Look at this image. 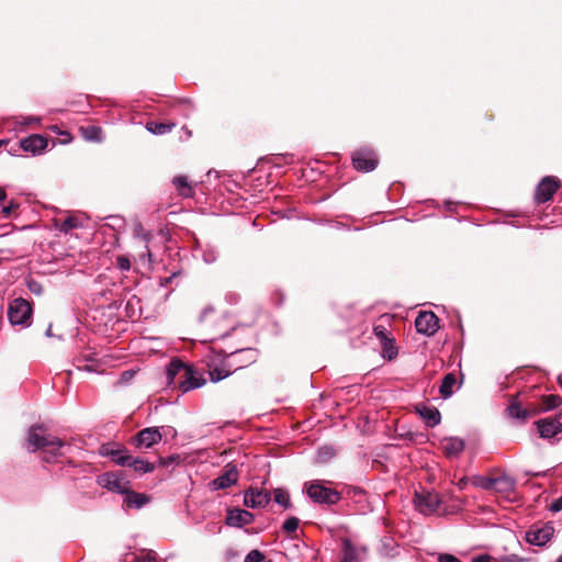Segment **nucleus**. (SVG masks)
<instances>
[{
	"instance_id": "obj_28",
	"label": "nucleus",
	"mask_w": 562,
	"mask_h": 562,
	"mask_svg": "<svg viewBox=\"0 0 562 562\" xmlns=\"http://www.w3.org/2000/svg\"><path fill=\"white\" fill-rule=\"evenodd\" d=\"M176 126L175 123H166V122H155L150 121L147 122L146 128L153 134L156 135H164L172 131V128Z\"/></svg>"
},
{
	"instance_id": "obj_36",
	"label": "nucleus",
	"mask_w": 562,
	"mask_h": 562,
	"mask_svg": "<svg viewBox=\"0 0 562 562\" xmlns=\"http://www.w3.org/2000/svg\"><path fill=\"white\" fill-rule=\"evenodd\" d=\"M299 524H300L299 518H296V517H290V518H288V519L283 522L282 530H283L285 533L291 535V533H293V532H295V531L297 530Z\"/></svg>"
},
{
	"instance_id": "obj_33",
	"label": "nucleus",
	"mask_w": 562,
	"mask_h": 562,
	"mask_svg": "<svg viewBox=\"0 0 562 562\" xmlns=\"http://www.w3.org/2000/svg\"><path fill=\"white\" fill-rule=\"evenodd\" d=\"M80 131L82 132V135L85 136L86 139H89V140H101V128L98 127V126H94V125H88V126H82L80 128Z\"/></svg>"
},
{
	"instance_id": "obj_50",
	"label": "nucleus",
	"mask_w": 562,
	"mask_h": 562,
	"mask_svg": "<svg viewBox=\"0 0 562 562\" xmlns=\"http://www.w3.org/2000/svg\"><path fill=\"white\" fill-rule=\"evenodd\" d=\"M46 336H48V337L54 336V334L52 331V325H49L48 328L46 329Z\"/></svg>"
},
{
	"instance_id": "obj_3",
	"label": "nucleus",
	"mask_w": 562,
	"mask_h": 562,
	"mask_svg": "<svg viewBox=\"0 0 562 562\" xmlns=\"http://www.w3.org/2000/svg\"><path fill=\"white\" fill-rule=\"evenodd\" d=\"M108 454L112 456L113 461L121 467L132 468L136 473L145 474L155 470V464L142 459L134 458L126 450H111Z\"/></svg>"
},
{
	"instance_id": "obj_13",
	"label": "nucleus",
	"mask_w": 562,
	"mask_h": 562,
	"mask_svg": "<svg viewBox=\"0 0 562 562\" xmlns=\"http://www.w3.org/2000/svg\"><path fill=\"white\" fill-rule=\"evenodd\" d=\"M162 439V435L158 427H148L138 431L131 438V443L136 448H151Z\"/></svg>"
},
{
	"instance_id": "obj_52",
	"label": "nucleus",
	"mask_w": 562,
	"mask_h": 562,
	"mask_svg": "<svg viewBox=\"0 0 562 562\" xmlns=\"http://www.w3.org/2000/svg\"><path fill=\"white\" fill-rule=\"evenodd\" d=\"M557 562H562V555L558 559Z\"/></svg>"
},
{
	"instance_id": "obj_49",
	"label": "nucleus",
	"mask_w": 562,
	"mask_h": 562,
	"mask_svg": "<svg viewBox=\"0 0 562 562\" xmlns=\"http://www.w3.org/2000/svg\"><path fill=\"white\" fill-rule=\"evenodd\" d=\"M7 198L5 191L0 188V202L3 201Z\"/></svg>"
},
{
	"instance_id": "obj_29",
	"label": "nucleus",
	"mask_w": 562,
	"mask_h": 562,
	"mask_svg": "<svg viewBox=\"0 0 562 562\" xmlns=\"http://www.w3.org/2000/svg\"><path fill=\"white\" fill-rule=\"evenodd\" d=\"M233 373L231 368L225 367L223 363L221 367H215L209 370L210 380L214 383L222 381Z\"/></svg>"
},
{
	"instance_id": "obj_16",
	"label": "nucleus",
	"mask_w": 562,
	"mask_h": 562,
	"mask_svg": "<svg viewBox=\"0 0 562 562\" xmlns=\"http://www.w3.org/2000/svg\"><path fill=\"white\" fill-rule=\"evenodd\" d=\"M238 481V471L237 468L233 464H227L225 467L224 473L218 477L214 479L210 485L213 490H224L232 485H235Z\"/></svg>"
},
{
	"instance_id": "obj_12",
	"label": "nucleus",
	"mask_w": 562,
	"mask_h": 562,
	"mask_svg": "<svg viewBox=\"0 0 562 562\" xmlns=\"http://www.w3.org/2000/svg\"><path fill=\"white\" fill-rule=\"evenodd\" d=\"M416 330L426 336H432L439 329V318L431 311H422L415 319Z\"/></svg>"
},
{
	"instance_id": "obj_48",
	"label": "nucleus",
	"mask_w": 562,
	"mask_h": 562,
	"mask_svg": "<svg viewBox=\"0 0 562 562\" xmlns=\"http://www.w3.org/2000/svg\"><path fill=\"white\" fill-rule=\"evenodd\" d=\"M465 485H467V480H465V479H461V480L458 482V486H459L460 488H463Z\"/></svg>"
},
{
	"instance_id": "obj_14",
	"label": "nucleus",
	"mask_w": 562,
	"mask_h": 562,
	"mask_svg": "<svg viewBox=\"0 0 562 562\" xmlns=\"http://www.w3.org/2000/svg\"><path fill=\"white\" fill-rule=\"evenodd\" d=\"M559 188H560L559 179L551 177V176L544 177L536 188V192H535L536 202L537 203H546V202L550 201Z\"/></svg>"
},
{
	"instance_id": "obj_15",
	"label": "nucleus",
	"mask_w": 562,
	"mask_h": 562,
	"mask_svg": "<svg viewBox=\"0 0 562 562\" xmlns=\"http://www.w3.org/2000/svg\"><path fill=\"white\" fill-rule=\"evenodd\" d=\"M271 501L270 492L267 490H259L257 487H249L245 492L244 504L250 508L266 507Z\"/></svg>"
},
{
	"instance_id": "obj_7",
	"label": "nucleus",
	"mask_w": 562,
	"mask_h": 562,
	"mask_svg": "<svg viewBox=\"0 0 562 562\" xmlns=\"http://www.w3.org/2000/svg\"><path fill=\"white\" fill-rule=\"evenodd\" d=\"M414 505L423 515H432L441 504V497L434 491L423 490L415 492L413 498Z\"/></svg>"
},
{
	"instance_id": "obj_35",
	"label": "nucleus",
	"mask_w": 562,
	"mask_h": 562,
	"mask_svg": "<svg viewBox=\"0 0 562 562\" xmlns=\"http://www.w3.org/2000/svg\"><path fill=\"white\" fill-rule=\"evenodd\" d=\"M474 484L485 491H493L494 476H479L475 479Z\"/></svg>"
},
{
	"instance_id": "obj_46",
	"label": "nucleus",
	"mask_w": 562,
	"mask_h": 562,
	"mask_svg": "<svg viewBox=\"0 0 562 562\" xmlns=\"http://www.w3.org/2000/svg\"><path fill=\"white\" fill-rule=\"evenodd\" d=\"M135 562H156V554L155 553H149V554H147L146 559L137 558L135 560Z\"/></svg>"
},
{
	"instance_id": "obj_26",
	"label": "nucleus",
	"mask_w": 562,
	"mask_h": 562,
	"mask_svg": "<svg viewBox=\"0 0 562 562\" xmlns=\"http://www.w3.org/2000/svg\"><path fill=\"white\" fill-rule=\"evenodd\" d=\"M457 384V376L454 373H447L441 381L439 386V393L442 398H448L453 393V386Z\"/></svg>"
},
{
	"instance_id": "obj_22",
	"label": "nucleus",
	"mask_w": 562,
	"mask_h": 562,
	"mask_svg": "<svg viewBox=\"0 0 562 562\" xmlns=\"http://www.w3.org/2000/svg\"><path fill=\"white\" fill-rule=\"evenodd\" d=\"M419 416L425 420L428 427H435L441 420L440 412L434 406L419 404L415 407Z\"/></svg>"
},
{
	"instance_id": "obj_9",
	"label": "nucleus",
	"mask_w": 562,
	"mask_h": 562,
	"mask_svg": "<svg viewBox=\"0 0 562 562\" xmlns=\"http://www.w3.org/2000/svg\"><path fill=\"white\" fill-rule=\"evenodd\" d=\"M554 535V527L551 522L533 524L526 532V541L532 546L542 547L549 542Z\"/></svg>"
},
{
	"instance_id": "obj_40",
	"label": "nucleus",
	"mask_w": 562,
	"mask_h": 562,
	"mask_svg": "<svg viewBox=\"0 0 562 562\" xmlns=\"http://www.w3.org/2000/svg\"><path fill=\"white\" fill-rule=\"evenodd\" d=\"M180 460H181V458H180L179 454H172V456H169L167 458L160 457L159 458V464L161 467H169L170 464L179 463Z\"/></svg>"
},
{
	"instance_id": "obj_5",
	"label": "nucleus",
	"mask_w": 562,
	"mask_h": 562,
	"mask_svg": "<svg viewBox=\"0 0 562 562\" xmlns=\"http://www.w3.org/2000/svg\"><path fill=\"white\" fill-rule=\"evenodd\" d=\"M259 351L255 348L239 349L225 356L223 364L231 368L233 373L257 362Z\"/></svg>"
},
{
	"instance_id": "obj_34",
	"label": "nucleus",
	"mask_w": 562,
	"mask_h": 562,
	"mask_svg": "<svg viewBox=\"0 0 562 562\" xmlns=\"http://www.w3.org/2000/svg\"><path fill=\"white\" fill-rule=\"evenodd\" d=\"M274 502L282 505L284 508L292 506L288 492L282 488L274 490Z\"/></svg>"
},
{
	"instance_id": "obj_25",
	"label": "nucleus",
	"mask_w": 562,
	"mask_h": 562,
	"mask_svg": "<svg viewBox=\"0 0 562 562\" xmlns=\"http://www.w3.org/2000/svg\"><path fill=\"white\" fill-rule=\"evenodd\" d=\"M447 457H457L464 450V441L460 438H448L441 443Z\"/></svg>"
},
{
	"instance_id": "obj_19",
	"label": "nucleus",
	"mask_w": 562,
	"mask_h": 562,
	"mask_svg": "<svg viewBox=\"0 0 562 562\" xmlns=\"http://www.w3.org/2000/svg\"><path fill=\"white\" fill-rule=\"evenodd\" d=\"M346 497L357 506V509L360 513H367L371 509L367 492L361 487L348 486L346 490Z\"/></svg>"
},
{
	"instance_id": "obj_24",
	"label": "nucleus",
	"mask_w": 562,
	"mask_h": 562,
	"mask_svg": "<svg viewBox=\"0 0 562 562\" xmlns=\"http://www.w3.org/2000/svg\"><path fill=\"white\" fill-rule=\"evenodd\" d=\"M124 505L128 508H140L149 502V497L146 494L137 493L131 490L128 486V492L124 493Z\"/></svg>"
},
{
	"instance_id": "obj_51",
	"label": "nucleus",
	"mask_w": 562,
	"mask_h": 562,
	"mask_svg": "<svg viewBox=\"0 0 562 562\" xmlns=\"http://www.w3.org/2000/svg\"><path fill=\"white\" fill-rule=\"evenodd\" d=\"M29 122H30V123H33V122L38 123V122H40V119L32 117V119H30V120H29Z\"/></svg>"
},
{
	"instance_id": "obj_31",
	"label": "nucleus",
	"mask_w": 562,
	"mask_h": 562,
	"mask_svg": "<svg viewBox=\"0 0 562 562\" xmlns=\"http://www.w3.org/2000/svg\"><path fill=\"white\" fill-rule=\"evenodd\" d=\"M205 382V379L201 375H198L196 371L192 367L190 371V379H188V383L186 384V393L190 390L203 386Z\"/></svg>"
},
{
	"instance_id": "obj_8",
	"label": "nucleus",
	"mask_w": 562,
	"mask_h": 562,
	"mask_svg": "<svg viewBox=\"0 0 562 562\" xmlns=\"http://www.w3.org/2000/svg\"><path fill=\"white\" fill-rule=\"evenodd\" d=\"M98 483L102 487L120 494L128 492V486H131V482L126 480L123 471L103 473L98 476Z\"/></svg>"
},
{
	"instance_id": "obj_47",
	"label": "nucleus",
	"mask_w": 562,
	"mask_h": 562,
	"mask_svg": "<svg viewBox=\"0 0 562 562\" xmlns=\"http://www.w3.org/2000/svg\"><path fill=\"white\" fill-rule=\"evenodd\" d=\"M472 562H491V557L483 554L472 559Z\"/></svg>"
},
{
	"instance_id": "obj_44",
	"label": "nucleus",
	"mask_w": 562,
	"mask_h": 562,
	"mask_svg": "<svg viewBox=\"0 0 562 562\" xmlns=\"http://www.w3.org/2000/svg\"><path fill=\"white\" fill-rule=\"evenodd\" d=\"M529 558L519 557L518 554H509L506 558V562H529Z\"/></svg>"
},
{
	"instance_id": "obj_4",
	"label": "nucleus",
	"mask_w": 562,
	"mask_h": 562,
	"mask_svg": "<svg viewBox=\"0 0 562 562\" xmlns=\"http://www.w3.org/2000/svg\"><path fill=\"white\" fill-rule=\"evenodd\" d=\"M305 490L308 497L315 503L334 505L341 499L339 492L324 486L319 481L306 483Z\"/></svg>"
},
{
	"instance_id": "obj_10",
	"label": "nucleus",
	"mask_w": 562,
	"mask_h": 562,
	"mask_svg": "<svg viewBox=\"0 0 562 562\" xmlns=\"http://www.w3.org/2000/svg\"><path fill=\"white\" fill-rule=\"evenodd\" d=\"M32 315V306L31 304L22 299H14L8 308V317L11 324L13 325H24L27 323Z\"/></svg>"
},
{
	"instance_id": "obj_30",
	"label": "nucleus",
	"mask_w": 562,
	"mask_h": 562,
	"mask_svg": "<svg viewBox=\"0 0 562 562\" xmlns=\"http://www.w3.org/2000/svg\"><path fill=\"white\" fill-rule=\"evenodd\" d=\"M383 357L387 360H393L397 356V348L395 347L394 338L381 342Z\"/></svg>"
},
{
	"instance_id": "obj_39",
	"label": "nucleus",
	"mask_w": 562,
	"mask_h": 562,
	"mask_svg": "<svg viewBox=\"0 0 562 562\" xmlns=\"http://www.w3.org/2000/svg\"><path fill=\"white\" fill-rule=\"evenodd\" d=\"M116 265L121 270L128 271L131 269V260L127 256L120 255L116 257Z\"/></svg>"
},
{
	"instance_id": "obj_42",
	"label": "nucleus",
	"mask_w": 562,
	"mask_h": 562,
	"mask_svg": "<svg viewBox=\"0 0 562 562\" xmlns=\"http://www.w3.org/2000/svg\"><path fill=\"white\" fill-rule=\"evenodd\" d=\"M438 562H462L459 558L450 554V553H440L438 557Z\"/></svg>"
},
{
	"instance_id": "obj_1",
	"label": "nucleus",
	"mask_w": 562,
	"mask_h": 562,
	"mask_svg": "<svg viewBox=\"0 0 562 562\" xmlns=\"http://www.w3.org/2000/svg\"><path fill=\"white\" fill-rule=\"evenodd\" d=\"M531 389H528L508 396L506 412L510 418L526 422L562 404V397L558 394L543 395L538 402H533L531 401Z\"/></svg>"
},
{
	"instance_id": "obj_37",
	"label": "nucleus",
	"mask_w": 562,
	"mask_h": 562,
	"mask_svg": "<svg viewBox=\"0 0 562 562\" xmlns=\"http://www.w3.org/2000/svg\"><path fill=\"white\" fill-rule=\"evenodd\" d=\"M373 333L381 342L392 338L390 337V333L387 331V329L382 325H375L373 327Z\"/></svg>"
},
{
	"instance_id": "obj_23",
	"label": "nucleus",
	"mask_w": 562,
	"mask_h": 562,
	"mask_svg": "<svg viewBox=\"0 0 562 562\" xmlns=\"http://www.w3.org/2000/svg\"><path fill=\"white\" fill-rule=\"evenodd\" d=\"M172 184L175 186L178 194L184 199L193 198L195 194V190L193 186L188 181L187 176H176L172 179Z\"/></svg>"
},
{
	"instance_id": "obj_18",
	"label": "nucleus",
	"mask_w": 562,
	"mask_h": 562,
	"mask_svg": "<svg viewBox=\"0 0 562 562\" xmlns=\"http://www.w3.org/2000/svg\"><path fill=\"white\" fill-rule=\"evenodd\" d=\"M255 519L254 514L246 509L233 508L227 510L226 525L231 527H244L250 525Z\"/></svg>"
},
{
	"instance_id": "obj_41",
	"label": "nucleus",
	"mask_w": 562,
	"mask_h": 562,
	"mask_svg": "<svg viewBox=\"0 0 562 562\" xmlns=\"http://www.w3.org/2000/svg\"><path fill=\"white\" fill-rule=\"evenodd\" d=\"M135 371L133 370H126V371H123L121 373V376H120V380H119V383L123 384V383H127L128 381H131L134 375H135Z\"/></svg>"
},
{
	"instance_id": "obj_21",
	"label": "nucleus",
	"mask_w": 562,
	"mask_h": 562,
	"mask_svg": "<svg viewBox=\"0 0 562 562\" xmlns=\"http://www.w3.org/2000/svg\"><path fill=\"white\" fill-rule=\"evenodd\" d=\"M516 487V481L514 477L508 474H501L494 477L493 491L503 496L508 497L512 493H514Z\"/></svg>"
},
{
	"instance_id": "obj_43",
	"label": "nucleus",
	"mask_w": 562,
	"mask_h": 562,
	"mask_svg": "<svg viewBox=\"0 0 562 562\" xmlns=\"http://www.w3.org/2000/svg\"><path fill=\"white\" fill-rule=\"evenodd\" d=\"M18 206L19 205L12 201L7 206H4L1 212L4 217H9L18 209Z\"/></svg>"
},
{
	"instance_id": "obj_11",
	"label": "nucleus",
	"mask_w": 562,
	"mask_h": 562,
	"mask_svg": "<svg viewBox=\"0 0 562 562\" xmlns=\"http://www.w3.org/2000/svg\"><path fill=\"white\" fill-rule=\"evenodd\" d=\"M379 164L375 153L370 148H360L352 154V166L361 172H369Z\"/></svg>"
},
{
	"instance_id": "obj_2",
	"label": "nucleus",
	"mask_w": 562,
	"mask_h": 562,
	"mask_svg": "<svg viewBox=\"0 0 562 562\" xmlns=\"http://www.w3.org/2000/svg\"><path fill=\"white\" fill-rule=\"evenodd\" d=\"M65 441L48 432L43 424H34L27 429L26 448L31 452L42 451V460L52 463L63 456L61 448Z\"/></svg>"
},
{
	"instance_id": "obj_32",
	"label": "nucleus",
	"mask_w": 562,
	"mask_h": 562,
	"mask_svg": "<svg viewBox=\"0 0 562 562\" xmlns=\"http://www.w3.org/2000/svg\"><path fill=\"white\" fill-rule=\"evenodd\" d=\"M78 226H79V221L77 217H74V216H68L65 220L56 222V227L63 233H68Z\"/></svg>"
},
{
	"instance_id": "obj_6",
	"label": "nucleus",
	"mask_w": 562,
	"mask_h": 562,
	"mask_svg": "<svg viewBox=\"0 0 562 562\" xmlns=\"http://www.w3.org/2000/svg\"><path fill=\"white\" fill-rule=\"evenodd\" d=\"M191 369V366L178 359L171 360L167 368L168 385H172L175 389H179L182 393H186V384L188 383V379H190Z\"/></svg>"
},
{
	"instance_id": "obj_27",
	"label": "nucleus",
	"mask_w": 562,
	"mask_h": 562,
	"mask_svg": "<svg viewBox=\"0 0 562 562\" xmlns=\"http://www.w3.org/2000/svg\"><path fill=\"white\" fill-rule=\"evenodd\" d=\"M342 554L341 562H359V552L348 539L342 541Z\"/></svg>"
},
{
	"instance_id": "obj_38",
	"label": "nucleus",
	"mask_w": 562,
	"mask_h": 562,
	"mask_svg": "<svg viewBox=\"0 0 562 562\" xmlns=\"http://www.w3.org/2000/svg\"><path fill=\"white\" fill-rule=\"evenodd\" d=\"M265 554L259 550H251L245 558L244 562H262Z\"/></svg>"
},
{
	"instance_id": "obj_17",
	"label": "nucleus",
	"mask_w": 562,
	"mask_h": 562,
	"mask_svg": "<svg viewBox=\"0 0 562 562\" xmlns=\"http://www.w3.org/2000/svg\"><path fill=\"white\" fill-rule=\"evenodd\" d=\"M539 435L542 438H552L562 431V424L557 417L550 416L541 418L535 423Z\"/></svg>"
},
{
	"instance_id": "obj_20",
	"label": "nucleus",
	"mask_w": 562,
	"mask_h": 562,
	"mask_svg": "<svg viewBox=\"0 0 562 562\" xmlns=\"http://www.w3.org/2000/svg\"><path fill=\"white\" fill-rule=\"evenodd\" d=\"M48 139L40 134H33L20 140V147L33 155L41 154L46 149Z\"/></svg>"
},
{
	"instance_id": "obj_45",
	"label": "nucleus",
	"mask_w": 562,
	"mask_h": 562,
	"mask_svg": "<svg viewBox=\"0 0 562 562\" xmlns=\"http://www.w3.org/2000/svg\"><path fill=\"white\" fill-rule=\"evenodd\" d=\"M550 510H552V512L562 510V496L551 503Z\"/></svg>"
}]
</instances>
